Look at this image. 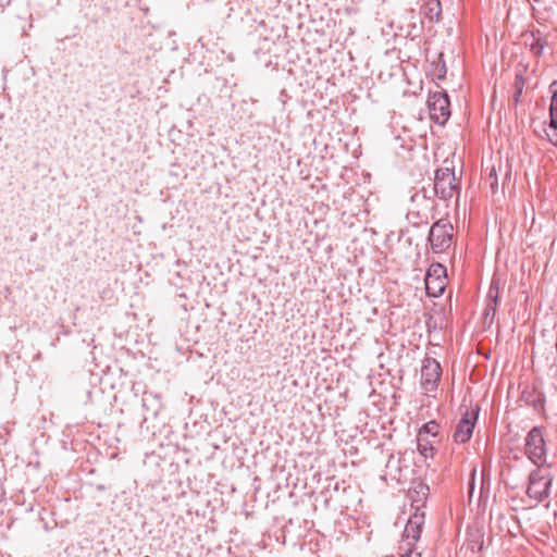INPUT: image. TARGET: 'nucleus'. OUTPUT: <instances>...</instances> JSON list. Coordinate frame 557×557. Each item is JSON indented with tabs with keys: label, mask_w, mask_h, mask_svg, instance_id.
Segmentation results:
<instances>
[{
	"label": "nucleus",
	"mask_w": 557,
	"mask_h": 557,
	"mask_svg": "<svg viewBox=\"0 0 557 557\" xmlns=\"http://www.w3.org/2000/svg\"><path fill=\"white\" fill-rule=\"evenodd\" d=\"M432 191L436 197L443 200L450 199L455 193H460L459 186L456 183L454 169L440 168L435 171Z\"/></svg>",
	"instance_id": "f257e3e1"
},
{
	"label": "nucleus",
	"mask_w": 557,
	"mask_h": 557,
	"mask_svg": "<svg viewBox=\"0 0 557 557\" xmlns=\"http://www.w3.org/2000/svg\"><path fill=\"white\" fill-rule=\"evenodd\" d=\"M453 230L451 223L444 219L436 221L431 226L429 232V242L434 252H443L450 247Z\"/></svg>",
	"instance_id": "f03ea898"
},
{
	"label": "nucleus",
	"mask_w": 557,
	"mask_h": 557,
	"mask_svg": "<svg viewBox=\"0 0 557 557\" xmlns=\"http://www.w3.org/2000/svg\"><path fill=\"white\" fill-rule=\"evenodd\" d=\"M552 478L547 470L540 468L533 470L529 475L527 494L536 502H543L549 496Z\"/></svg>",
	"instance_id": "7ed1b4c3"
},
{
	"label": "nucleus",
	"mask_w": 557,
	"mask_h": 557,
	"mask_svg": "<svg viewBox=\"0 0 557 557\" xmlns=\"http://www.w3.org/2000/svg\"><path fill=\"white\" fill-rule=\"evenodd\" d=\"M428 108L431 119L440 125H444L450 117V102L446 91L431 92L428 98Z\"/></svg>",
	"instance_id": "20e7f679"
},
{
	"label": "nucleus",
	"mask_w": 557,
	"mask_h": 557,
	"mask_svg": "<svg viewBox=\"0 0 557 557\" xmlns=\"http://www.w3.org/2000/svg\"><path fill=\"white\" fill-rule=\"evenodd\" d=\"M524 453L528 458L534 463L539 465L546 459V446L541 426H533L527 437Z\"/></svg>",
	"instance_id": "39448f33"
},
{
	"label": "nucleus",
	"mask_w": 557,
	"mask_h": 557,
	"mask_svg": "<svg viewBox=\"0 0 557 557\" xmlns=\"http://www.w3.org/2000/svg\"><path fill=\"white\" fill-rule=\"evenodd\" d=\"M424 284L429 297H440L446 287V268L441 263H432L426 271Z\"/></svg>",
	"instance_id": "423d86ee"
},
{
	"label": "nucleus",
	"mask_w": 557,
	"mask_h": 557,
	"mask_svg": "<svg viewBox=\"0 0 557 557\" xmlns=\"http://www.w3.org/2000/svg\"><path fill=\"white\" fill-rule=\"evenodd\" d=\"M442 376V367L438 361L425 357L421 367V386L426 392H434L437 388Z\"/></svg>",
	"instance_id": "0eeeda50"
},
{
	"label": "nucleus",
	"mask_w": 557,
	"mask_h": 557,
	"mask_svg": "<svg viewBox=\"0 0 557 557\" xmlns=\"http://www.w3.org/2000/svg\"><path fill=\"white\" fill-rule=\"evenodd\" d=\"M479 412L480 408L478 406L473 407L471 410H466L456 425V430L454 432L455 442L463 444L471 438L479 418Z\"/></svg>",
	"instance_id": "6e6552de"
},
{
	"label": "nucleus",
	"mask_w": 557,
	"mask_h": 557,
	"mask_svg": "<svg viewBox=\"0 0 557 557\" xmlns=\"http://www.w3.org/2000/svg\"><path fill=\"white\" fill-rule=\"evenodd\" d=\"M424 522V515H419L418 512H414L410 519L408 520L405 530H404V536L407 540H411L412 542H409V545H413L416 542L419 541L421 535V529Z\"/></svg>",
	"instance_id": "1a4fd4ad"
},
{
	"label": "nucleus",
	"mask_w": 557,
	"mask_h": 557,
	"mask_svg": "<svg viewBox=\"0 0 557 557\" xmlns=\"http://www.w3.org/2000/svg\"><path fill=\"white\" fill-rule=\"evenodd\" d=\"M521 400L529 407H532L536 412L541 413L544 410L545 396L535 387L525 388L521 394Z\"/></svg>",
	"instance_id": "9d476101"
},
{
	"label": "nucleus",
	"mask_w": 557,
	"mask_h": 557,
	"mask_svg": "<svg viewBox=\"0 0 557 557\" xmlns=\"http://www.w3.org/2000/svg\"><path fill=\"white\" fill-rule=\"evenodd\" d=\"M549 91L553 94L549 106V128L554 131L556 137V139L550 138V141L557 146V79L550 83Z\"/></svg>",
	"instance_id": "9b49d317"
},
{
	"label": "nucleus",
	"mask_w": 557,
	"mask_h": 557,
	"mask_svg": "<svg viewBox=\"0 0 557 557\" xmlns=\"http://www.w3.org/2000/svg\"><path fill=\"white\" fill-rule=\"evenodd\" d=\"M141 406L145 410L144 414V421L148 420V414L152 417H157L160 409H161V403L160 398L157 394L153 393H144V397L141 399Z\"/></svg>",
	"instance_id": "f8f14e48"
},
{
	"label": "nucleus",
	"mask_w": 557,
	"mask_h": 557,
	"mask_svg": "<svg viewBox=\"0 0 557 557\" xmlns=\"http://www.w3.org/2000/svg\"><path fill=\"white\" fill-rule=\"evenodd\" d=\"M424 16L431 22H438L442 13L440 0H428L422 7Z\"/></svg>",
	"instance_id": "ddd939ff"
},
{
	"label": "nucleus",
	"mask_w": 557,
	"mask_h": 557,
	"mask_svg": "<svg viewBox=\"0 0 557 557\" xmlns=\"http://www.w3.org/2000/svg\"><path fill=\"white\" fill-rule=\"evenodd\" d=\"M532 41L530 42V50L534 55H541L543 53V50L547 44V40L545 37L541 35L540 32L532 33L531 34Z\"/></svg>",
	"instance_id": "4468645a"
},
{
	"label": "nucleus",
	"mask_w": 557,
	"mask_h": 557,
	"mask_svg": "<svg viewBox=\"0 0 557 557\" xmlns=\"http://www.w3.org/2000/svg\"><path fill=\"white\" fill-rule=\"evenodd\" d=\"M468 547L472 553L480 552L483 548V534L479 530L469 532Z\"/></svg>",
	"instance_id": "2eb2a0df"
},
{
	"label": "nucleus",
	"mask_w": 557,
	"mask_h": 557,
	"mask_svg": "<svg viewBox=\"0 0 557 557\" xmlns=\"http://www.w3.org/2000/svg\"><path fill=\"white\" fill-rule=\"evenodd\" d=\"M417 449L424 458L433 457L434 447L423 435L417 437Z\"/></svg>",
	"instance_id": "dca6fc26"
},
{
	"label": "nucleus",
	"mask_w": 557,
	"mask_h": 557,
	"mask_svg": "<svg viewBox=\"0 0 557 557\" xmlns=\"http://www.w3.org/2000/svg\"><path fill=\"white\" fill-rule=\"evenodd\" d=\"M438 428H440V425L437 424L436 421H434V420L429 421L428 423L423 424V426L419 431L418 435L424 436L428 434L431 436H436L438 433Z\"/></svg>",
	"instance_id": "f3484780"
},
{
	"label": "nucleus",
	"mask_w": 557,
	"mask_h": 557,
	"mask_svg": "<svg viewBox=\"0 0 557 557\" xmlns=\"http://www.w3.org/2000/svg\"><path fill=\"white\" fill-rule=\"evenodd\" d=\"M436 197L432 189L431 190H428L425 187H422L421 190H419L418 193H416L412 197H411V200L414 202L417 201L419 198H422L424 200H428V201H432L433 202V198Z\"/></svg>",
	"instance_id": "a211bd4d"
},
{
	"label": "nucleus",
	"mask_w": 557,
	"mask_h": 557,
	"mask_svg": "<svg viewBox=\"0 0 557 557\" xmlns=\"http://www.w3.org/2000/svg\"><path fill=\"white\" fill-rule=\"evenodd\" d=\"M515 85H516L515 100H516V102H518L519 98L522 95V89H523V79L520 75H517Z\"/></svg>",
	"instance_id": "6ab92c4d"
},
{
	"label": "nucleus",
	"mask_w": 557,
	"mask_h": 557,
	"mask_svg": "<svg viewBox=\"0 0 557 557\" xmlns=\"http://www.w3.org/2000/svg\"><path fill=\"white\" fill-rule=\"evenodd\" d=\"M488 182H490V186H491V189H492V193L495 194L496 190H497V176H496V173H495V170L493 169L488 175Z\"/></svg>",
	"instance_id": "aec40b11"
},
{
	"label": "nucleus",
	"mask_w": 557,
	"mask_h": 557,
	"mask_svg": "<svg viewBox=\"0 0 557 557\" xmlns=\"http://www.w3.org/2000/svg\"><path fill=\"white\" fill-rule=\"evenodd\" d=\"M435 74L437 78L443 79L446 75V65L444 62H442L441 65L436 66Z\"/></svg>",
	"instance_id": "412c9836"
},
{
	"label": "nucleus",
	"mask_w": 557,
	"mask_h": 557,
	"mask_svg": "<svg viewBox=\"0 0 557 557\" xmlns=\"http://www.w3.org/2000/svg\"><path fill=\"white\" fill-rule=\"evenodd\" d=\"M418 490H414V492L418 494V495H422V496H426L428 492H429V486L425 485V484H422L420 483L418 486H417Z\"/></svg>",
	"instance_id": "4be33fe9"
},
{
	"label": "nucleus",
	"mask_w": 557,
	"mask_h": 557,
	"mask_svg": "<svg viewBox=\"0 0 557 557\" xmlns=\"http://www.w3.org/2000/svg\"><path fill=\"white\" fill-rule=\"evenodd\" d=\"M403 557H420V555H419V554H416L414 556H412V555L410 554V555L403 556Z\"/></svg>",
	"instance_id": "5701e85b"
}]
</instances>
